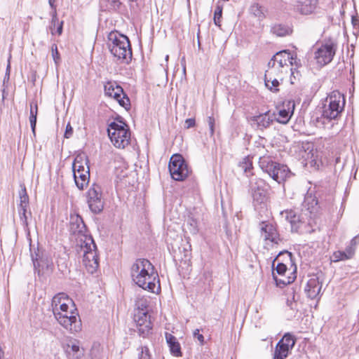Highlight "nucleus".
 <instances>
[{"label":"nucleus","mask_w":359,"mask_h":359,"mask_svg":"<svg viewBox=\"0 0 359 359\" xmlns=\"http://www.w3.org/2000/svg\"><path fill=\"white\" fill-rule=\"evenodd\" d=\"M320 116L317 117L315 123L317 127L323 128H332L338 124L346 104V99L343 94L338 90L332 91L326 98Z\"/></svg>","instance_id":"nucleus-1"},{"label":"nucleus","mask_w":359,"mask_h":359,"mask_svg":"<svg viewBox=\"0 0 359 359\" xmlns=\"http://www.w3.org/2000/svg\"><path fill=\"white\" fill-rule=\"evenodd\" d=\"M66 297L67 300H69L65 293H60L53 297L52 300L53 313L57 322L66 330L72 333H76L81 330V321L79 317L78 313L71 311L70 315L62 314L59 311L58 307L62 304V299Z\"/></svg>","instance_id":"nucleus-2"},{"label":"nucleus","mask_w":359,"mask_h":359,"mask_svg":"<svg viewBox=\"0 0 359 359\" xmlns=\"http://www.w3.org/2000/svg\"><path fill=\"white\" fill-rule=\"evenodd\" d=\"M250 191L255 210L260 215L267 211L270 185L263 179L254 177L250 180Z\"/></svg>","instance_id":"nucleus-3"},{"label":"nucleus","mask_w":359,"mask_h":359,"mask_svg":"<svg viewBox=\"0 0 359 359\" xmlns=\"http://www.w3.org/2000/svg\"><path fill=\"white\" fill-rule=\"evenodd\" d=\"M259 165L264 172L268 173L278 184L283 183L292 175L286 165L273 161L270 156L260 157Z\"/></svg>","instance_id":"nucleus-4"},{"label":"nucleus","mask_w":359,"mask_h":359,"mask_svg":"<svg viewBox=\"0 0 359 359\" xmlns=\"http://www.w3.org/2000/svg\"><path fill=\"white\" fill-rule=\"evenodd\" d=\"M116 120L109 124L107 128L108 135L116 147L124 148L129 144L130 140V130L126 124L118 116Z\"/></svg>","instance_id":"nucleus-5"},{"label":"nucleus","mask_w":359,"mask_h":359,"mask_svg":"<svg viewBox=\"0 0 359 359\" xmlns=\"http://www.w3.org/2000/svg\"><path fill=\"white\" fill-rule=\"evenodd\" d=\"M81 248H83V264L87 271L93 274L99 267L97 245L93 237H88L83 240V247Z\"/></svg>","instance_id":"nucleus-6"},{"label":"nucleus","mask_w":359,"mask_h":359,"mask_svg":"<svg viewBox=\"0 0 359 359\" xmlns=\"http://www.w3.org/2000/svg\"><path fill=\"white\" fill-rule=\"evenodd\" d=\"M168 170L171 177L175 181H184L191 170L181 154H173L169 161Z\"/></svg>","instance_id":"nucleus-7"},{"label":"nucleus","mask_w":359,"mask_h":359,"mask_svg":"<svg viewBox=\"0 0 359 359\" xmlns=\"http://www.w3.org/2000/svg\"><path fill=\"white\" fill-rule=\"evenodd\" d=\"M68 229L70 236L76 241L79 240L81 247H83V240L88 237H92L88 233L83 218L79 214L70 215Z\"/></svg>","instance_id":"nucleus-8"},{"label":"nucleus","mask_w":359,"mask_h":359,"mask_svg":"<svg viewBox=\"0 0 359 359\" xmlns=\"http://www.w3.org/2000/svg\"><path fill=\"white\" fill-rule=\"evenodd\" d=\"M86 201L90 210L95 215L102 212L104 200L102 187L97 184H93L86 192Z\"/></svg>","instance_id":"nucleus-9"},{"label":"nucleus","mask_w":359,"mask_h":359,"mask_svg":"<svg viewBox=\"0 0 359 359\" xmlns=\"http://www.w3.org/2000/svg\"><path fill=\"white\" fill-rule=\"evenodd\" d=\"M104 90L106 96L114 98L126 109L130 108V102L129 97L124 93L123 88L119 85H117L116 83L108 81L104 85Z\"/></svg>","instance_id":"nucleus-10"},{"label":"nucleus","mask_w":359,"mask_h":359,"mask_svg":"<svg viewBox=\"0 0 359 359\" xmlns=\"http://www.w3.org/2000/svg\"><path fill=\"white\" fill-rule=\"evenodd\" d=\"M337 45L334 43L321 45L314 53V58L320 66H325L333 60L336 53Z\"/></svg>","instance_id":"nucleus-11"},{"label":"nucleus","mask_w":359,"mask_h":359,"mask_svg":"<svg viewBox=\"0 0 359 359\" xmlns=\"http://www.w3.org/2000/svg\"><path fill=\"white\" fill-rule=\"evenodd\" d=\"M122 43L111 46L110 47L111 53L118 60L123 62L128 63L132 60L133 52L130 41L128 37H122Z\"/></svg>","instance_id":"nucleus-12"},{"label":"nucleus","mask_w":359,"mask_h":359,"mask_svg":"<svg viewBox=\"0 0 359 359\" xmlns=\"http://www.w3.org/2000/svg\"><path fill=\"white\" fill-rule=\"evenodd\" d=\"M136 316H138V319L136 320V329L139 335L145 338L149 336L152 330L150 316L148 311L143 309L139 311V313H136Z\"/></svg>","instance_id":"nucleus-13"},{"label":"nucleus","mask_w":359,"mask_h":359,"mask_svg":"<svg viewBox=\"0 0 359 359\" xmlns=\"http://www.w3.org/2000/svg\"><path fill=\"white\" fill-rule=\"evenodd\" d=\"M250 126L257 130L263 131L269 128L273 122V116H271L270 111L251 116L248 118Z\"/></svg>","instance_id":"nucleus-14"},{"label":"nucleus","mask_w":359,"mask_h":359,"mask_svg":"<svg viewBox=\"0 0 359 359\" xmlns=\"http://www.w3.org/2000/svg\"><path fill=\"white\" fill-rule=\"evenodd\" d=\"M260 230L264 234L265 241H270L276 245H278L283 241L276 224L263 221L260 223Z\"/></svg>","instance_id":"nucleus-15"},{"label":"nucleus","mask_w":359,"mask_h":359,"mask_svg":"<svg viewBox=\"0 0 359 359\" xmlns=\"http://www.w3.org/2000/svg\"><path fill=\"white\" fill-rule=\"evenodd\" d=\"M31 257L32 260L33 262L34 270L38 271L39 275H40V268H41V269H46L48 271H53V262L50 260L48 257H44L43 253L39 251V248H37V250L34 251V253H31Z\"/></svg>","instance_id":"nucleus-16"},{"label":"nucleus","mask_w":359,"mask_h":359,"mask_svg":"<svg viewBox=\"0 0 359 359\" xmlns=\"http://www.w3.org/2000/svg\"><path fill=\"white\" fill-rule=\"evenodd\" d=\"M156 272L153 264L147 259H136V280L143 278L144 277Z\"/></svg>","instance_id":"nucleus-17"},{"label":"nucleus","mask_w":359,"mask_h":359,"mask_svg":"<svg viewBox=\"0 0 359 359\" xmlns=\"http://www.w3.org/2000/svg\"><path fill=\"white\" fill-rule=\"evenodd\" d=\"M323 283L319 281V278L313 276L307 282L305 287V292L307 297L311 299L318 297L322 288Z\"/></svg>","instance_id":"nucleus-18"},{"label":"nucleus","mask_w":359,"mask_h":359,"mask_svg":"<svg viewBox=\"0 0 359 359\" xmlns=\"http://www.w3.org/2000/svg\"><path fill=\"white\" fill-rule=\"evenodd\" d=\"M278 65V72H282L281 69L287 66V62L293 65V59H296V54H292L289 50H283L276 53L273 56Z\"/></svg>","instance_id":"nucleus-19"},{"label":"nucleus","mask_w":359,"mask_h":359,"mask_svg":"<svg viewBox=\"0 0 359 359\" xmlns=\"http://www.w3.org/2000/svg\"><path fill=\"white\" fill-rule=\"evenodd\" d=\"M303 205L313 217H316L320 210L316 196L309 191L305 195Z\"/></svg>","instance_id":"nucleus-20"},{"label":"nucleus","mask_w":359,"mask_h":359,"mask_svg":"<svg viewBox=\"0 0 359 359\" xmlns=\"http://www.w3.org/2000/svg\"><path fill=\"white\" fill-rule=\"evenodd\" d=\"M276 262H280V263H283L284 264L289 266L290 270L292 271V273H297V265L295 264L294 259L292 252L287 250L280 252L272 262V268L273 269Z\"/></svg>","instance_id":"nucleus-21"},{"label":"nucleus","mask_w":359,"mask_h":359,"mask_svg":"<svg viewBox=\"0 0 359 359\" xmlns=\"http://www.w3.org/2000/svg\"><path fill=\"white\" fill-rule=\"evenodd\" d=\"M339 15L337 16L335 20L346 22V20H351V22H357L358 21V14L355 10H353L351 7L347 4H341L339 8Z\"/></svg>","instance_id":"nucleus-22"},{"label":"nucleus","mask_w":359,"mask_h":359,"mask_svg":"<svg viewBox=\"0 0 359 359\" xmlns=\"http://www.w3.org/2000/svg\"><path fill=\"white\" fill-rule=\"evenodd\" d=\"M156 280L159 283L158 275L157 272L150 273L149 275L136 280V285L143 290L154 292L156 287Z\"/></svg>","instance_id":"nucleus-23"},{"label":"nucleus","mask_w":359,"mask_h":359,"mask_svg":"<svg viewBox=\"0 0 359 359\" xmlns=\"http://www.w3.org/2000/svg\"><path fill=\"white\" fill-rule=\"evenodd\" d=\"M280 215L282 217L285 218L286 221L290 222L291 224V231H298L299 229L301 220L299 218V215H298L296 212L292 209L290 210H285L280 212Z\"/></svg>","instance_id":"nucleus-24"},{"label":"nucleus","mask_w":359,"mask_h":359,"mask_svg":"<svg viewBox=\"0 0 359 359\" xmlns=\"http://www.w3.org/2000/svg\"><path fill=\"white\" fill-rule=\"evenodd\" d=\"M287 109L284 108L280 109L277 116L273 117V121L283 124H286L290 121L294 109V102L289 101L286 104Z\"/></svg>","instance_id":"nucleus-25"},{"label":"nucleus","mask_w":359,"mask_h":359,"mask_svg":"<svg viewBox=\"0 0 359 359\" xmlns=\"http://www.w3.org/2000/svg\"><path fill=\"white\" fill-rule=\"evenodd\" d=\"M165 337L166 342L170 348L171 354L176 357L182 356V353L181 351V346L178 342L177 338L168 332H165Z\"/></svg>","instance_id":"nucleus-26"},{"label":"nucleus","mask_w":359,"mask_h":359,"mask_svg":"<svg viewBox=\"0 0 359 359\" xmlns=\"http://www.w3.org/2000/svg\"><path fill=\"white\" fill-rule=\"evenodd\" d=\"M74 180L79 189L83 190L89 183L90 170H85L83 172H74Z\"/></svg>","instance_id":"nucleus-27"},{"label":"nucleus","mask_w":359,"mask_h":359,"mask_svg":"<svg viewBox=\"0 0 359 359\" xmlns=\"http://www.w3.org/2000/svg\"><path fill=\"white\" fill-rule=\"evenodd\" d=\"M67 353L71 355L72 359H81L84 355V350L80 348V343L78 340H71L67 344Z\"/></svg>","instance_id":"nucleus-28"},{"label":"nucleus","mask_w":359,"mask_h":359,"mask_svg":"<svg viewBox=\"0 0 359 359\" xmlns=\"http://www.w3.org/2000/svg\"><path fill=\"white\" fill-rule=\"evenodd\" d=\"M292 27L288 24H273L271 32L277 36H285L292 33Z\"/></svg>","instance_id":"nucleus-29"},{"label":"nucleus","mask_w":359,"mask_h":359,"mask_svg":"<svg viewBox=\"0 0 359 359\" xmlns=\"http://www.w3.org/2000/svg\"><path fill=\"white\" fill-rule=\"evenodd\" d=\"M292 349L283 341H278L276 346L273 359H285Z\"/></svg>","instance_id":"nucleus-30"},{"label":"nucleus","mask_w":359,"mask_h":359,"mask_svg":"<svg viewBox=\"0 0 359 359\" xmlns=\"http://www.w3.org/2000/svg\"><path fill=\"white\" fill-rule=\"evenodd\" d=\"M30 106V114H29V123L32 129V132L34 136H36V126L38 114V104L36 100H32L29 103Z\"/></svg>","instance_id":"nucleus-31"},{"label":"nucleus","mask_w":359,"mask_h":359,"mask_svg":"<svg viewBox=\"0 0 359 359\" xmlns=\"http://www.w3.org/2000/svg\"><path fill=\"white\" fill-rule=\"evenodd\" d=\"M184 230L192 235H196L198 232V222L192 214H189L186 219Z\"/></svg>","instance_id":"nucleus-32"},{"label":"nucleus","mask_w":359,"mask_h":359,"mask_svg":"<svg viewBox=\"0 0 359 359\" xmlns=\"http://www.w3.org/2000/svg\"><path fill=\"white\" fill-rule=\"evenodd\" d=\"M238 167L241 168L247 177L253 175V164L252 157L250 156H245L238 163Z\"/></svg>","instance_id":"nucleus-33"},{"label":"nucleus","mask_w":359,"mask_h":359,"mask_svg":"<svg viewBox=\"0 0 359 359\" xmlns=\"http://www.w3.org/2000/svg\"><path fill=\"white\" fill-rule=\"evenodd\" d=\"M122 37H127L126 36L118 33L117 31H111L109 33L107 39V46L110 50L111 46L118 45L122 43Z\"/></svg>","instance_id":"nucleus-34"},{"label":"nucleus","mask_w":359,"mask_h":359,"mask_svg":"<svg viewBox=\"0 0 359 359\" xmlns=\"http://www.w3.org/2000/svg\"><path fill=\"white\" fill-rule=\"evenodd\" d=\"M21 189L19 191L20 203L18 208H27L29 206V196L27 193L26 187L24 184H20Z\"/></svg>","instance_id":"nucleus-35"},{"label":"nucleus","mask_w":359,"mask_h":359,"mask_svg":"<svg viewBox=\"0 0 359 359\" xmlns=\"http://www.w3.org/2000/svg\"><path fill=\"white\" fill-rule=\"evenodd\" d=\"M296 274L297 273H292L291 272V274H290V276L286 277L284 279H278L275 276L274 273H273V279L276 281V285L280 287H283L284 286H285V285H287L288 284H290V283H293L294 281V280L297 278V275Z\"/></svg>","instance_id":"nucleus-36"},{"label":"nucleus","mask_w":359,"mask_h":359,"mask_svg":"<svg viewBox=\"0 0 359 359\" xmlns=\"http://www.w3.org/2000/svg\"><path fill=\"white\" fill-rule=\"evenodd\" d=\"M27 208H18L20 220L23 226L25 231H29Z\"/></svg>","instance_id":"nucleus-37"},{"label":"nucleus","mask_w":359,"mask_h":359,"mask_svg":"<svg viewBox=\"0 0 359 359\" xmlns=\"http://www.w3.org/2000/svg\"><path fill=\"white\" fill-rule=\"evenodd\" d=\"M250 13L257 18V20L262 21L264 20V13L262 8L259 4H254L250 7Z\"/></svg>","instance_id":"nucleus-38"},{"label":"nucleus","mask_w":359,"mask_h":359,"mask_svg":"<svg viewBox=\"0 0 359 359\" xmlns=\"http://www.w3.org/2000/svg\"><path fill=\"white\" fill-rule=\"evenodd\" d=\"M280 341H283V343L285 344L287 346L292 349L296 343V338L294 335L287 332L283 335Z\"/></svg>","instance_id":"nucleus-39"},{"label":"nucleus","mask_w":359,"mask_h":359,"mask_svg":"<svg viewBox=\"0 0 359 359\" xmlns=\"http://www.w3.org/2000/svg\"><path fill=\"white\" fill-rule=\"evenodd\" d=\"M349 257L346 255L345 250L344 251H336L333 253L332 256V262H339V261H344L346 259H349Z\"/></svg>","instance_id":"nucleus-40"},{"label":"nucleus","mask_w":359,"mask_h":359,"mask_svg":"<svg viewBox=\"0 0 359 359\" xmlns=\"http://www.w3.org/2000/svg\"><path fill=\"white\" fill-rule=\"evenodd\" d=\"M90 354L93 358L98 359L101 354V345L98 342H94L91 347Z\"/></svg>","instance_id":"nucleus-41"},{"label":"nucleus","mask_w":359,"mask_h":359,"mask_svg":"<svg viewBox=\"0 0 359 359\" xmlns=\"http://www.w3.org/2000/svg\"><path fill=\"white\" fill-rule=\"evenodd\" d=\"M51 53L55 64L57 66L59 65V64L61 62V57L57 49V46L55 43H53L51 46Z\"/></svg>","instance_id":"nucleus-42"},{"label":"nucleus","mask_w":359,"mask_h":359,"mask_svg":"<svg viewBox=\"0 0 359 359\" xmlns=\"http://www.w3.org/2000/svg\"><path fill=\"white\" fill-rule=\"evenodd\" d=\"M73 163H76V165H88L89 163V159L88 157L83 154H79L76 156V158L74 160Z\"/></svg>","instance_id":"nucleus-43"},{"label":"nucleus","mask_w":359,"mask_h":359,"mask_svg":"<svg viewBox=\"0 0 359 359\" xmlns=\"http://www.w3.org/2000/svg\"><path fill=\"white\" fill-rule=\"evenodd\" d=\"M56 24H52L48 27L49 30L52 35L57 34L61 35L63 31V24H57V27H55Z\"/></svg>","instance_id":"nucleus-44"},{"label":"nucleus","mask_w":359,"mask_h":359,"mask_svg":"<svg viewBox=\"0 0 359 359\" xmlns=\"http://www.w3.org/2000/svg\"><path fill=\"white\" fill-rule=\"evenodd\" d=\"M287 269L290 270L289 266L285 265L283 263H280V262H277V265L273 270H276L278 275L283 276Z\"/></svg>","instance_id":"nucleus-45"},{"label":"nucleus","mask_w":359,"mask_h":359,"mask_svg":"<svg viewBox=\"0 0 359 359\" xmlns=\"http://www.w3.org/2000/svg\"><path fill=\"white\" fill-rule=\"evenodd\" d=\"M278 74L273 72V71H266L264 75V83L266 88L271 83L272 79H275V75L278 76Z\"/></svg>","instance_id":"nucleus-46"},{"label":"nucleus","mask_w":359,"mask_h":359,"mask_svg":"<svg viewBox=\"0 0 359 359\" xmlns=\"http://www.w3.org/2000/svg\"><path fill=\"white\" fill-rule=\"evenodd\" d=\"M55 1L56 0H48V4L51 8L50 14L53 16L51 22H57L56 21L57 20V13H56V7L57 6L55 5Z\"/></svg>","instance_id":"nucleus-47"},{"label":"nucleus","mask_w":359,"mask_h":359,"mask_svg":"<svg viewBox=\"0 0 359 359\" xmlns=\"http://www.w3.org/2000/svg\"><path fill=\"white\" fill-rule=\"evenodd\" d=\"M56 262L59 271L64 273L67 270V262L65 258H60Z\"/></svg>","instance_id":"nucleus-48"},{"label":"nucleus","mask_w":359,"mask_h":359,"mask_svg":"<svg viewBox=\"0 0 359 359\" xmlns=\"http://www.w3.org/2000/svg\"><path fill=\"white\" fill-rule=\"evenodd\" d=\"M207 121L210 129V137H212L215 133V119L213 116H210L208 117Z\"/></svg>","instance_id":"nucleus-49"},{"label":"nucleus","mask_w":359,"mask_h":359,"mask_svg":"<svg viewBox=\"0 0 359 359\" xmlns=\"http://www.w3.org/2000/svg\"><path fill=\"white\" fill-rule=\"evenodd\" d=\"M266 71H273V72L279 74L278 71V65L274 60L273 57L268 62V69Z\"/></svg>","instance_id":"nucleus-50"},{"label":"nucleus","mask_w":359,"mask_h":359,"mask_svg":"<svg viewBox=\"0 0 359 359\" xmlns=\"http://www.w3.org/2000/svg\"><path fill=\"white\" fill-rule=\"evenodd\" d=\"M138 359H151L149 350L147 346L142 347L141 353H139Z\"/></svg>","instance_id":"nucleus-51"},{"label":"nucleus","mask_w":359,"mask_h":359,"mask_svg":"<svg viewBox=\"0 0 359 359\" xmlns=\"http://www.w3.org/2000/svg\"><path fill=\"white\" fill-rule=\"evenodd\" d=\"M280 85V83L278 80L275 78L272 79L271 83L267 87L269 90H270L271 92L277 93L279 91L278 86Z\"/></svg>","instance_id":"nucleus-52"},{"label":"nucleus","mask_w":359,"mask_h":359,"mask_svg":"<svg viewBox=\"0 0 359 359\" xmlns=\"http://www.w3.org/2000/svg\"><path fill=\"white\" fill-rule=\"evenodd\" d=\"M136 306L137 310V313H139L140 311H142V309L148 311V304L147 300L136 301Z\"/></svg>","instance_id":"nucleus-53"},{"label":"nucleus","mask_w":359,"mask_h":359,"mask_svg":"<svg viewBox=\"0 0 359 359\" xmlns=\"http://www.w3.org/2000/svg\"><path fill=\"white\" fill-rule=\"evenodd\" d=\"M85 170H90L89 165H76V163H72L73 172L76 171L78 173H79V172H83Z\"/></svg>","instance_id":"nucleus-54"},{"label":"nucleus","mask_w":359,"mask_h":359,"mask_svg":"<svg viewBox=\"0 0 359 359\" xmlns=\"http://www.w3.org/2000/svg\"><path fill=\"white\" fill-rule=\"evenodd\" d=\"M11 58V57H9ZM10 72H11V63H10V59H8V65L6 66V73L3 81V85L4 86L6 83H8L10 79Z\"/></svg>","instance_id":"nucleus-55"},{"label":"nucleus","mask_w":359,"mask_h":359,"mask_svg":"<svg viewBox=\"0 0 359 359\" xmlns=\"http://www.w3.org/2000/svg\"><path fill=\"white\" fill-rule=\"evenodd\" d=\"M222 7L217 6L214 13V22H217V21L219 20L222 18Z\"/></svg>","instance_id":"nucleus-56"},{"label":"nucleus","mask_w":359,"mask_h":359,"mask_svg":"<svg viewBox=\"0 0 359 359\" xmlns=\"http://www.w3.org/2000/svg\"><path fill=\"white\" fill-rule=\"evenodd\" d=\"M73 128L72 127L70 123H68L66 126L65 131V137L67 139L70 138L73 135Z\"/></svg>","instance_id":"nucleus-57"},{"label":"nucleus","mask_w":359,"mask_h":359,"mask_svg":"<svg viewBox=\"0 0 359 359\" xmlns=\"http://www.w3.org/2000/svg\"><path fill=\"white\" fill-rule=\"evenodd\" d=\"M196 126V120L194 118H187L185 120L184 128L189 129Z\"/></svg>","instance_id":"nucleus-58"},{"label":"nucleus","mask_w":359,"mask_h":359,"mask_svg":"<svg viewBox=\"0 0 359 359\" xmlns=\"http://www.w3.org/2000/svg\"><path fill=\"white\" fill-rule=\"evenodd\" d=\"M345 252L346 255L349 257V258L351 259L355 255V249H354L353 247H351L348 245V246H346Z\"/></svg>","instance_id":"nucleus-59"},{"label":"nucleus","mask_w":359,"mask_h":359,"mask_svg":"<svg viewBox=\"0 0 359 359\" xmlns=\"http://www.w3.org/2000/svg\"><path fill=\"white\" fill-rule=\"evenodd\" d=\"M194 337L196 338L201 344H203L204 343V337L203 334H200L199 330L196 329L194 332Z\"/></svg>","instance_id":"nucleus-60"},{"label":"nucleus","mask_w":359,"mask_h":359,"mask_svg":"<svg viewBox=\"0 0 359 359\" xmlns=\"http://www.w3.org/2000/svg\"><path fill=\"white\" fill-rule=\"evenodd\" d=\"M58 309H59V311H60L61 313L64 312L65 313L64 314H67V316H69L68 315L69 306L67 303L62 302V304H60Z\"/></svg>","instance_id":"nucleus-61"},{"label":"nucleus","mask_w":359,"mask_h":359,"mask_svg":"<svg viewBox=\"0 0 359 359\" xmlns=\"http://www.w3.org/2000/svg\"><path fill=\"white\" fill-rule=\"evenodd\" d=\"M358 236H356L354 238H353L350 241L349 245L353 247L354 249H356V245L358 243Z\"/></svg>","instance_id":"nucleus-62"},{"label":"nucleus","mask_w":359,"mask_h":359,"mask_svg":"<svg viewBox=\"0 0 359 359\" xmlns=\"http://www.w3.org/2000/svg\"><path fill=\"white\" fill-rule=\"evenodd\" d=\"M109 4L111 8L116 9L119 7L121 2L119 0H111Z\"/></svg>","instance_id":"nucleus-63"},{"label":"nucleus","mask_w":359,"mask_h":359,"mask_svg":"<svg viewBox=\"0 0 359 359\" xmlns=\"http://www.w3.org/2000/svg\"><path fill=\"white\" fill-rule=\"evenodd\" d=\"M352 26H353V33L354 35H357L358 33L359 32V24H351Z\"/></svg>","instance_id":"nucleus-64"}]
</instances>
